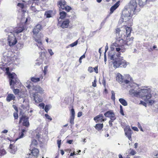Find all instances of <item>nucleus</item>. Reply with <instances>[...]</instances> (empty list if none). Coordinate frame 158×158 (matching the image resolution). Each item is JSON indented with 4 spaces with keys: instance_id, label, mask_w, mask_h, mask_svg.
Instances as JSON below:
<instances>
[{
    "instance_id": "59",
    "label": "nucleus",
    "mask_w": 158,
    "mask_h": 158,
    "mask_svg": "<svg viewBox=\"0 0 158 158\" xmlns=\"http://www.w3.org/2000/svg\"><path fill=\"white\" fill-rule=\"evenodd\" d=\"M121 49V50L120 52L123 53V52H125V51H126V49L125 48H123V47Z\"/></svg>"
},
{
    "instance_id": "54",
    "label": "nucleus",
    "mask_w": 158,
    "mask_h": 158,
    "mask_svg": "<svg viewBox=\"0 0 158 158\" xmlns=\"http://www.w3.org/2000/svg\"><path fill=\"white\" fill-rule=\"evenodd\" d=\"M132 80V78L130 77V80H125L124 81V82L126 84H128L130 82V81H131Z\"/></svg>"
},
{
    "instance_id": "63",
    "label": "nucleus",
    "mask_w": 158,
    "mask_h": 158,
    "mask_svg": "<svg viewBox=\"0 0 158 158\" xmlns=\"http://www.w3.org/2000/svg\"><path fill=\"white\" fill-rule=\"evenodd\" d=\"M132 129L133 130H134L135 131H138V128L136 127H132Z\"/></svg>"
},
{
    "instance_id": "48",
    "label": "nucleus",
    "mask_w": 158,
    "mask_h": 158,
    "mask_svg": "<svg viewBox=\"0 0 158 158\" xmlns=\"http://www.w3.org/2000/svg\"><path fill=\"white\" fill-rule=\"evenodd\" d=\"M45 116L47 119L49 120L50 121L52 120V118L48 114H45Z\"/></svg>"
},
{
    "instance_id": "64",
    "label": "nucleus",
    "mask_w": 158,
    "mask_h": 158,
    "mask_svg": "<svg viewBox=\"0 0 158 158\" xmlns=\"http://www.w3.org/2000/svg\"><path fill=\"white\" fill-rule=\"evenodd\" d=\"M73 142V140H69L67 142L69 143V144H71Z\"/></svg>"
},
{
    "instance_id": "22",
    "label": "nucleus",
    "mask_w": 158,
    "mask_h": 158,
    "mask_svg": "<svg viewBox=\"0 0 158 158\" xmlns=\"http://www.w3.org/2000/svg\"><path fill=\"white\" fill-rule=\"evenodd\" d=\"M10 149V152L13 154H15L17 150V148L14 144H10L9 146Z\"/></svg>"
},
{
    "instance_id": "21",
    "label": "nucleus",
    "mask_w": 158,
    "mask_h": 158,
    "mask_svg": "<svg viewBox=\"0 0 158 158\" xmlns=\"http://www.w3.org/2000/svg\"><path fill=\"white\" fill-rule=\"evenodd\" d=\"M5 61L6 62V64H8L9 63V64L12 63L15 61L14 57L10 56H6L5 58Z\"/></svg>"
},
{
    "instance_id": "9",
    "label": "nucleus",
    "mask_w": 158,
    "mask_h": 158,
    "mask_svg": "<svg viewBox=\"0 0 158 158\" xmlns=\"http://www.w3.org/2000/svg\"><path fill=\"white\" fill-rule=\"evenodd\" d=\"M70 23V21L69 19H66L64 20L62 23L60 21L58 23V25L60 26L62 28H67Z\"/></svg>"
},
{
    "instance_id": "43",
    "label": "nucleus",
    "mask_w": 158,
    "mask_h": 158,
    "mask_svg": "<svg viewBox=\"0 0 158 158\" xmlns=\"http://www.w3.org/2000/svg\"><path fill=\"white\" fill-rule=\"evenodd\" d=\"M77 44V40L74 42L72 43V44H70V46L71 47H73L76 45Z\"/></svg>"
},
{
    "instance_id": "33",
    "label": "nucleus",
    "mask_w": 158,
    "mask_h": 158,
    "mask_svg": "<svg viewBox=\"0 0 158 158\" xmlns=\"http://www.w3.org/2000/svg\"><path fill=\"white\" fill-rule=\"evenodd\" d=\"M111 94H112V95H111V98L114 101L115 100V93L114 92V91H111Z\"/></svg>"
},
{
    "instance_id": "57",
    "label": "nucleus",
    "mask_w": 158,
    "mask_h": 158,
    "mask_svg": "<svg viewBox=\"0 0 158 158\" xmlns=\"http://www.w3.org/2000/svg\"><path fill=\"white\" fill-rule=\"evenodd\" d=\"M33 3L38 5V3H39V0H33Z\"/></svg>"
},
{
    "instance_id": "47",
    "label": "nucleus",
    "mask_w": 158,
    "mask_h": 158,
    "mask_svg": "<svg viewBox=\"0 0 158 158\" xmlns=\"http://www.w3.org/2000/svg\"><path fill=\"white\" fill-rule=\"evenodd\" d=\"M44 108L45 111L47 113L49 110V106L48 105H46Z\"/></svg>"
},
{
    "instance_id": "13",
    "label": "nucleus",
    "mask_w": 158,
    "mask_h": 158,
    "mask_svg": "<svg viewBox=\"0 0 158 158\" xmlns=\"http://www.w3.org/2000/svg\"><path fill=\"white\" fill-rule=\"evenodd\" d=\"M132 1H134L136 4L137 8H139L137 7V2L140 7H143L149 2V0H132L131 2Z\"/></svg>"
},
{
    "instance_id": "45",
    "label": "nucleus",
    "mask_w": 158,
    "mask_h": 158,
    "mask_svg": "<svg viewBox=\"0 0 158 158\" xmlns=\"http://www.w3.org/2000/svg\"><path fill=\"white\" fill-rule=\"evenodd\" d=\"M88 71L90 73H92L93 72V67L91 66L89 67L88 69Z\"/></svg>"
},
{
    "instance_id": "27",
    "label": "nucleus",
    "mask_w": 158,
    "mask_h": 158,
    "mask_svg": "<svg viewBox=\"0 0 158 158\" xmlns=\"http://www.w3.org/2000/svg\"><path fill=\"white\" fill-rule=\"evenodd\" d=\"M103 127V123H100L96 124L95 126V128L98 131H100L102 129Z\"/></svg>"
},
{
    "instance_id": "39",
    "label": "nucleus",
    "mask_w": 158,
    "mask_h": 158,
    "mask_svg": "<svg viewBox=\"0 0 158 158\" xmlns=\"http://www.w3.org/2000/svg\"><path fill=\"white\" fill-rule=\"evenodd\" d=\"M48 66H46L44 67V69L43 71V72L44 73V75H45L47 74V73L48 71Z\"/></svg>"
},
{
    "instance_id": "38",
    "label": "nucleus",
    "mask_w": 158,
    "mask_h": 158,
    "mask_svg": "<svg viewBox=\"0 0 158 158\" xmlns=\"http://www.w3.org/2000/svg\"><path fill=\"white\" fill-rule=\"evenodd\" d=\"M120 114L123 116L124 115V113L123 111V107L121 105H120Z\"/></svg>"
},
{
    "instance_id": "55",
    "label": "nucleus",
    "mask_w": 158,
    "mask_h": 158,
    "mask_svg": "<svg viewBox=\"0 0 158 158\" xmlns=\"http://www.w3.org/2000/svg\"><path fill=\"white\" fill-rule=\"evenodd\" d=\"M61 140H58L57 141V143L58 145V147L59 148L60 147V146L61 143Z\"/></svg>"
},
{
    "instance_id": "49",
    "label": "nucleus",
    "mask_w": 158,
    "mask_h": 158,
    "mask_svg": "<svg viewBox=\"0 0 158 158\" xmlns=\"http://www.w3.org/2000/svg\"><path fill=\"white\" fill-rule=\"evenodd\" d=\"M102 84L103 85L104 87L106 88V81L105 79L103 78L102 80Z\"/></svg>"
},
{
    "instance_id": "32",
    "label": "nucleus",
    "mask_w": 158,
    "mask_h": 158,
    "mask_svg": "<svg viewBox=\"0 0 158 158\" xmlns=\"http://www.w3.org/2000/svg\"><path fill=\"white\" fill-rule=\"evenodd\" d=\"M38 144V142L35 139H33L31 142V146L34 145L35 146H37Z\"/></svg>"
},
{
    "instance_id": "10",
    "label": "nucleus",
    "mask_w": 158,
    "mask_h": 158,
    "mask_svg": "<svg viewBox=\"0 0 158 158\" xmlns=\"http://www.w3.org/2000/svg\"><path fill=\"white\" fill-rule=\"evenodd\" d=\"M124 130L125 135L130 140H132L131 135L133 132L130 127L128 126H126Z\"/></svg>"
},
{
    "instance_id": "62",
    "label": "nucleus",
    "mask_w": 158,
    "mask_h": 158,
    "mask_svg": "<svg viewBox=\"0 0 158 158\" xmlns=\"http://www.w3.org/2000/svg\"><path fill=\"white\" fill-rule=\"evenodd\" d=\"M121 48H116V51L117 52H119V51H121Z\"/></svg>"
},
{
    "instance_id": "7",
    "label": "nucleus",
    "mask_w": 158,
    "mask_h": 158,
    "mask_svg": "<svg viewBox=\"0 0 158 158\" xmlns=\"http://www.w3.org/2000/svg\"><path fill=\"white\" fill-rule=\"evenodd\" d=\"M127 43V41L123 40V38L119 37L116 38L115 42L112 45L115 47L123 48L125 45H128Z\"/></svg>"
},
{
    "instance_id": "24",
    "label": "nucleus",
    "mask_w": 158,
    "mask_h": 158,
    "mask_svg": "<svg viewBox=\"0 0 158 158\" xmlns=\"http://www.w3.org/2000/svg\"><path fill=\"white\" fill-rule=\"evenodd\" d=\"M43 78V77L41 75L39 77L36 78L34 77H32L31 78V81L34 82H37L40 81V79H42Z\"/></svg>"
},
{
    "instance_id": "26",
    "label": "nucleus",
    "mask_w": 158,
    "mask_h": 158,
    "mask_svg": "<svg viewBox=\"0 0 158 158\" xmlns=\"http://www.w3.org/2000/svg\"><path fill=\"white\" fill-rule=\"evenodd\" d=\"M67 15V14L65 12L62 10L60 11L59 12L60 18L62 19H64L66 16Z\"/></svg>"
},
{
    "instance_id": "4",
    "label": "nucleus",
    "mask_w": 158,
    "mask_h": 158,
    "mask_svg": "<svg viewBox=\"0 0 158 158\" xmlns=\"http://www.w3.org/2000/svg\"><path fill=\"white\" fill-rule=\"evenodd\" d=\"M111 59L112 60V63L115 69L119 67L125 68L127 66V62L123 57L114 58V55H112L111 57Z\"/></svg>"
},
{
    "instance_id": "19",
    "label": "nucleus",
    "mask_w": 158,
    "mask_h": 158,
    "mask_svg": "<svg viewBox=\"0 0 158 158\" xmlns=\"http://www.w3.org/2000/svg\"><path fill=\"white\" fill-rule=\"evenodd\" d=\"M15 97L13 94H9L7 96L6 101L7 102H10L12 100H15Z\"/></svg>"
},
{
    "instance_id": "44",
    "label": "nucleus",
    "mask_w": 158,
    "mask_h": 158,
    "mask_svg": "<svg viewBox=\"0 0 158 158\" xmlns=\"http://www.w3.org/2000/svg\"><path fill=\"white\" fill-rule=\"evenodd\" d=\"M115 119H110V120L109 121V125L110 127H112L113 125L112 122L113 121L115 120Z\"/></svg>"
},
{
    "instance_id": "40",
    "label": "nucleus",
    "mask_w": 158,
    "mask_h": 158,
    "mask_svg": "<svg viewBox=\"0 0 158 158\" xmlns=\"http://www.w3.org/2000/svg\"><path fill=\"white\" fill-rule=\"evenodd\" d=\"M17 6L21 9H23L24 7V4L22 3H19L17 4Z\"/></svg>"
},
{
    "instance_id": "28",
    "label": "nucleus",
    "mask_w": 158,
    "mask_h": 158,
    "mask_svg": "<svg viewBox=\"0 0 158 158\" xmlns=\"http://www.w3.org/2000/svg\"><path fill=\"white\" fill-rule=\"evenodd\" d=\"M119 101L120 103L124 106H127V101L123 98H120L119 99Z\"/></svg>"
},
{
    "instance_id": "56",
    "label": "nucleus",
    "mask_w": 158,
    "mask_h": 158,
    "mask_svg": "<svg viewBox=\"0 0 158 158\" xmlns=\"http://www.w3.org/2000/svg\"><path fill=\"white\" fill-rule=\"evenodd\" d=\"M48 52L51 56H52L54 54V53L51 49H48Z\"/></svg>"
},
{
    "instance_id": "18",
    "label": "nucleus",
    "mask_w": 158,
    "mask_h": 158,
    "mask_svg": "<svg viewBox=\"0 0 158 158\" xmlns=\"http://www.w3.org/2000/svg\"><path fill=\"white\" fill-rule=\"evenodd\" d=\"M120 1H118L116 3L114 4L113 6L111 7L110 8V14H112L114 11L119 6Z\"/></svg>"
},
{
    "instance_id": "41",
    "label": "nucleus",
    "mask_w": 158,
    "mask_h": 158,
    "mask_svg": "<svg viewBox=\"0 0 158 158\" xmlns=\"http://www.w3.org/2000/svg\"><path fill=\"white\" fill-rule=\"evenodd\" d=\"M97 79L96 78H95L94 81L92 82V86L94 87H96L97 86Z\"/></svg>"
},
{
    "instance_id": "34",
    "label": "nucleus",
    "mask_w": 158,
    "mask_h": 158,
    "mask_svg": "<svg viewBox=\"0 0 158 158\" xmlns=\"http://www.w3.org/2000/svg\"><path fill=\"white\" fill-rule=\"evenodd\" d=\"M75 117H70V123L72 126L74 124V119Z\"/></svg>"
},
{
    "instance_id": "46",
    "label": "nucleus",
    "mask_w": 158,
    "mask_h": 158,
    "mask_svg": "<svg viewBox=\"0 0 158 158\" xmlns=\"http://www.w3.org/2000/svg\"><path fill=\"white\" fill-rule=\"evenodd\" d=\"M14 117L15 119H17L18 118V114L17 112H15L13 114Z\"/></svg>"
},
{
    "instance_id": "53",
    "label": "nucleus",
    "mask_w": 158,
    "mask_h": 158,
    "mask_svg": "<svg viewBox=\"0 0 158 158\" xmlns=\"http://www.w3.org/2000/svg\"><path fill=\"white\" fill-rule=\"evenodd\" d=\"M120 31H121V30H120V28H116V29L115 30V32L116 33L119 34V32Z\"/></svg>"
},
{
    "instance_id": "17",
    "label": "nucleus",
    "mask_w": 158,
    "mask_h": 158,
    "mask_svg": "<svg viewBox=\"0 0 158 158\" xmlns=\"http://www.w3.org/2000/svg\"><path fill=\"white\" fill-rule=\"evenodd\" d=\"M42 28V27L41 25L39 24H37L34 28L33 32L34 34H38Z\"/></svg>"
},
{
    "instance_id": "8",
    "label": "nucleus",
    "mask_w": 158,
    "mask_h": 158,
    "mask_svg": "<svg viewBox=\"0 0 158 158\" xmlns=\"http://www.w3.org/2000/svg\"><path fill=\"white\" fill-rule=\"evenodd\" d=\"M39 154V150L34 147L31 150L30 153H29L28 157L30 158H37Z\"/></svg>"
},
{
    "instance_id": "30",
    "label": "nucleus",
    "mask_w": 158,
    "mask_h": 158,
    "mask_svg": "<svg viewBox=\"0 0 158 158\" xmlns=\"http://www.w3.org/2000/svg\"><path fill=\"white\" fill-rule=\"evenodd\" d=\"M44 16L46 18H49L51 17V12L50 11H46L44 13Z\"/></svg>"
},
{
    "instance_id": "2",
    "label": "nucleus",
    "mask_w": 158,
    "mask_h": 158,
    "mask_svg": "<svg viewBox=\"0 0 158 158\" xmlns=\"http://www.w3.org/2000/svg\"><path fill=\"white\" fill-rule=\"evenodd\" d=\"M140 10V8H137L136 4L134 1L130 2L129 11H128V13H123L122 14L121 17L123 21L126 22H128L129 21H131L132 20L131 18L133 15L137 14Z\"/></svg>"
},
{
    "instance_id": "20",
    "label": "nucleus",
    "mask_w": 158,
    "mask_h": 158,
    "mask_svg": "<svg viewBox=\"0 0 158 158\" xmlns=\"http://www.w3.org/2000/svg\"><path fill=\"white\" fill-rule=\"evenodd\" d=\"M24 30L23 27H17L15 28L13 31L15 33L18 34L22 32Z\"/></svg>"
},
{
    "instance_id": "31",
    "label": "nucleus",
    "mask_w": 158,
    "mask_h": 158,
    "mask_svg": "<svg viewBox=\"0 0 158 158\" xmlns=\"http://www.w3.org/2000/svg\"><path fill=\"white\" fill-rule=\"evenodd\" d=\"M33 4H32V5L31 7V10L33 12L37 13L39 11L37 10L36 8L33 6Z\"/></svg>"
},
{
    "instance_id": "51",
    "label": "nucleus",
    "mask_w": 158,
    "mask_h": 158,
    "mask_svg": "<svg viewBox=\"0 0 158 158\" xmlns=\"http://www.w3.org/2000/svg\"><path fill=\"white\" fill-rule=\"evenodd\" d=\"M39 106L40 107H42L43 109H44L45 107V104L43 103H40L39 104Z\"/></svg>"
},
{
    "instance_id": "1",
    "label": "nucleus",
    "mask_w": 158,
    "mask_h": 158,
    "mask_svg": "<svg viewBox=\"0 0 158 158\" xmlns=\"http://www.w3.org/2000/svg\"><path fill=\"white\" fill-rule=\"evenodd\" d=\"M21 111L19 115L21 116L19 118V138H21L23 137L24 134H25L30 126L28 117L24 114Z\"/></svg>"
},
{
    "instance_id": "36",
    "label": "nucleus",
    "mask_w": 158,
    "mask_h": 158,
    "mask_svg": "<svg viewBox=\"0 0 158 158\" xmlns=\"http://www.w3.org/2000/svg\"><path fill=\"white\" fill-rule=\"evenodd\" d=\"M71 115L70 117H75V112L73 108L71 109Z\"/></svg>"
},
{
    "instance_id": "23",
    "label": "nucleus",
    "mask_w": 158,
    "mask_h": 158,
    "mask_svg": "<svg viewBox=\"0 0 158 158\" xmlns=\"http://www.w3.org/2000/svg\"><path fill=\"white\" fill-rule=\"evenodd\" d=\"M116 80L119 83H122L123 81V77L120 74L118 73L116 77Z\"/></svg>"
},
{
    "instance_id": "50",
    "label": "nucleus",
    "mask_w": 158,
    "mask_h": 158,
    "mask_svg": "<svg viewBox=\"0 0 158 158\" xmlns=\"http://www.w3.org/2000/svg\"><path fill=\"white\" fill-rule=\"evenodd\" d=\"M150 99L148 100V101L146 102H148L150 104H152L155 102V101L152 100H150Z\"/></svg>"
},
{
    "instance_id": "6",
    "label": "nucleus",
    "mask_w": 158,
    "mask_h": 158,
    "mask_svg": "<svg viewBox=\"0 0 158 158\" xmlns=\"http://www.w3.org/2000/svg\"><path fill=\"white\" fill-rule=\"evenodd\" d=\"M6 73L8 75L9 78L10 79V84L11 85L12 84L14 85L17 82V75L14 73H11L9 72V68L7 67L6 68Z\"/></svg>"
},
{
    "instance_id": "5",
    "label": "nucleus",
    "mask_w": 158,
    "mask_h": 158,
    "mask_svg": "<svg viewBox=\"0 0 158 158\" xmlns=\"http://www.w3.org/2000/svg\"><path fill=\"white\" fill-rule=\"evenodd\" d=\"M57 4L59 11L65 10L67 12H69L72 9L70 6L67 5V2L65 0H59L57 1Z\"/></svg>"
},
{
    "instance_id": "37",
    "label": "nucleus",
    "mask_w": 158,
    "mask_h": 158,
    "mask_svg": "<svg viewBox=\"0 0 158 158\" xmlns=\"http://www.w3.org/2000/svg\"><path fill=\"white\" fill-rule=\"evenodd\" d=\"M130 150H131V152H130L129 154L131 155H135L136 153V152L134 150L132 149H130Z\"/></svg>"
},
{
    "instance_id": "58",
    "label": "nucleus",
    "mask_w": 158,
    "mask_h": 158,
    "mask_svg": "<svg viewBox=\"0 0 158 158\" xmlns=\"http://www.w3.org/2000/svg\"><path fill=\"white\" fill-rule=\"evenodd\" d=\"M82 112H79L77 113V117H80L82 115Z\"/></svg>"
},
{
    "instance_id": "35",
    "label": "nucleus",
    "mask_w": 158,
    "mask_h": 158,
    "mask_svg": "<svg viewBox=\"0 0 158 158\" xmlns=\"http://www.w3.org/2000/svg\"><path fill=\"white\" fill-rule=\"evenodd\" d=\"M35 41L36 42H37V43L39 44V45L40 46L42 45V42L40 38L38 39H35Z\"/></svg>"
},
{
    "instance_id": "14",
    "label": "nucleus",
    "mask_w": 158,
    "mask_h": 158,
    "mask_svg": "<svg viewBox=\"0 0 158 158\" xmlns=\"http://www.w3.org/2000/svg\"><path fill=\"white\" fill-rule=\"evenodd\" d=\"M94 119L96 123L98 122L102 123L106 120V118H104V116L102 114L97 115L94 118Z\"/></svg>"
},
{
    "instance_id": "15",
    "label": "nucleus",
    "mask_w": 158,
    "mask_h": 158,
    "mask_svg": "<svg viewBox=\"0 0 158 158\" xmlns=\"http://www.w3.org/2000/svg\"><path fill=\"white\" fill-rule=\"evenodd\" d=\"M32 90L35 91V93H35L36 94H37V93H43L44 91L43 89L41 87L37 85L34 86L32 88Z\"/></svg>"
},
{
    "instance_id": "11",
    "label": "nucleus",
    "mask_w": 158,
    "mask_h": 158,
    "mask_svg": "<svg viewBox=\"0 0 158 158\" xmlns=\"http://www.w3.org/2000/svg\"><path fill=\"white\" fill-rule=\"evenodd\" d=\"M8 41L10 46L14 45L17 42L15 36L14 35L13 36L9 35L8 37Z\"/></svg>"
},
{
    "instance_id": "12",
    "label": "nucleus",
    "mask_w": 158,
    "mask_h": 158,
    "mask_svg": "<svg viewBox=\"0 0 158 158\" xmlns=\"http://www.w3.org/2000/svg\"><path fill=\"white\" fill-rule=\"evenodd\" d=\"M31 98H33L35 102L37 103L41 102L42 101V98L38 94H36L35 93H32L31 94Z\"/></svg>"
},
{
    "instance_id": "61",
    "label": "nucleus",
    "mask_w": 158,
    "mask_h": 158,
    "mask_svg": "<svg viewBox=\"0 0 158 158\" xmlns=\"http://www.w3.org/2000/svg\"><path fill=\"white\" fill-rule=\"evenodd\" d=\"M138 143H135L134 144V148L135 149L137 148H138Z\"/></svg>"
},
{
    "instance_id": "16",
    "label": "nucleus",
    "mask_w": 158,
    "mask_h": 158,
    "mask_svg": "<svg viewBox=\"0 0 158 158\" xmlns=\"http://www.w3.org/2000/svg\"><path fill=\"white\" fill-rule=\"evenodd\" d=\"M104 115L106 117L110 118V119L113 118L116 119V118L114 113L111 111H108L105 113Z\"/></svg>"
},
{
    "instance_id": "42",
    "label": "nucleus",
    "mask_w": 158,
    "mask_h": 158,
    "mask_svg": "<svg viewBox=\"0 0 158 158\" xmlns=\"http://www.w3.org/2000/svg\"><path fill=\"white\" fill-rule=\"evenodd\" d=\"M98 66H96L93 68L94 71L96 73H98Z\"/></svg>"
},
{
    "instance_id": "3",
    "label": "nucleus",
    "mask_w": 158,
    "mask_h": 158,
    "mask_svg": "<svg viewBox=\"0 0 158 158\" xmlns=\"http://www.w3.org/2000/svg\"><path fill=\"white\" fill-rule=\"evenodd\" d=\"M129 92L131 94H133L135 97H137L140 95L141 98L143 99L145 102L148 101V100L150 99L152 97L151 92L149 90L147 89H141L140 92L131 89L130 90Z\"/></svg>"
},
{
    "instance_id": "52",
    "label": "nucleus",
    "mask_w": 158,
    "mask_h": 158,
    "mask_svg": "<svg viewBox=\"0 0 158 158\" xmlns=\"http://www.w3.org/2000/svg\"><path fill=\"white\" fill-rule=\"evenodd\" d=\"M139 104H142L143 106H145V107H146V106H147L146 103L142 101H140Z\"/></svg>"
},
{
    "instance_id": "25",
    "label": "nucleus",
    "mask_w": 158,
    "mask_h": 158,
    "mask_svg": "<svg viewBox=\"0 0 158 158\" xmlns=\"http://www.w3.org/2000/svg\"><path fill=\"white\" fill-rule=\"evenodd\" d=\"M124 26L126 29L127 37L130 36L132 29L130 27H127L126 25H125Z\"/></svg>"
},
{
    "instance_id": "60",
    "label": "nucleus",
    "mask_w": 158,
    "mask_h": 158,
    "mask_svg": "<svg viewBox=\"0 0 158 158\" xmlns=\"http://www.w3.org/2000/svg\"><path fill=\"white\" fill-rule=\"evenodd\" d=\"M121 54L120 53V52H118L116 56H117V57H121L120 55Z\"/></svg>"
},
{
    "instance_id": "29",
    "label": "nucleus",
    "mask_w": 158,
    "mask_h": 158,
    "mask_svg": "<svg viewBox=\"0 0 158 158\" xmlns=\"http://www.w3.org/2000/svg\"><path fill=\"white\" fill-rule=\"evenodd\" d=\"M11 85H12V89H13V93H14V94L15 95H17V94H18L19 92V89H14V85H13V84H12Z\"/></svg>"
}]
</instances>
